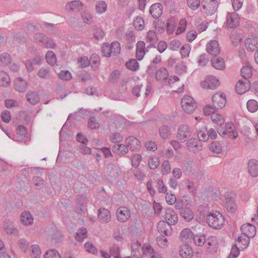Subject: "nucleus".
Here are the masks:
<instances>
[{"instance_id": "nucleus-1", "label": "nucleus", "mask_w": 258, "mask_h": 258, "mask_svg": "<svg viewBox=\"0 0 258 258\" xmlns=\"http://www.w3.org/2000/svg\"><path fill=\"white\" fill-rule=\"evenodd\" d=\"M131 251L133 256L135 258H142L143 255L151 254L153 251V248L148 243L142 246L141 243L138 241H134L131 245Z\"/></svg>"}, {"instance_id": "nucleus-2", "label": "nucleus", "mask_w": 258, "mask_h": 258, "mask_svg": "<svg viewBox=\"0 0 258 258\" xmlns=\"http://www.w3.org/2000/svg\"><path fill=\"white\" fill-rule=\"evenodd\" d=\"M225 218L221 213L216 211L210 213L207 216V222L208 225L215 229H219L224 225Z\"/></svg>"}, {"instance_id": "nucleus-3", "label": "nucleus", "mask_w": 258, "mask_h": 258, "mask_svg": "<svg viewBox=\"0 0 258 258\" xmlns=\"http://www.w3.org/2000/svg\"><path fill=\"white\" fill-rule=\"evenodd\" d=\"M181 104L184 111L187 113L193 112L197 107L194 99L188 95L184 96L181 100Z\"/></svg>"}, {"instance_id": "nucleus-4", "label": "nucleus", "mask_w": 258, "mask_h": 258, "mask_svg": "<svg viewBox=\"0 0 258 258\" xmlns=\"http://www.w3.org/2000/svg\"><path fill=\"white\" fill-rule=\"evenodd\" d=\"M202 6L206 14L211 16L216 11L218 5L217 0H202Z\"/></svg>"}, {"instance_id": "nucleus-5", "label": "nucleus", "mask_w": 258, "mask_h": 258, "mask_svg": "<svg viewBox=\"0 0 258 258\" xmlns=\"http://www.w3.org/2000/svg\"><path fill=\"white\" fill-rule=\"evenodd\" d=\"M239 17L235 12H228L226 16V28H235L239 25Z\"/></svg>"}, {"instance_id": "nucleus-6", "label": "nucleus", "mask_w": 258, "mask_h": 258, "mask_svg": "<svg viewBox=\"0 0 258 258\" xmlns=\"http://www.w3.org/2000/svg\"><path fill=\"white\" fill-rule=\"evenodd\" d=\"M76 201L77 204L76 211L81 215L85 214L87 211L85 204L88 202V199L85 196L78 195L76 198Z\"/></svg>"}, {"instance_id": "nucleus-7", "label": "nucleus", "mask_w": 258, "mask_h": 258, "mask_svg": "<svg viewBox=\"0 0 258 258\" xmlns=\"http://www.w3.org/2000/svg\"><path fill=\"white\" fill-rule=\"evenodd\" d=\"M226 102V95L224 93H216L213 96V105L217 109L223 108L225 106Z\"/></svg>"}, {"instance_id": "nucleus-8", "label": "nucleus", "mask_w": 258, "mask_h": 258, "mask_svg": "<svg viewBox=\"0 0 258 258\" xmlns=\"http://www.w3.org/2000/svg\"><path fill=\"white\" fill-rule=\"evenodd\" d=\"M116 218L121 223L127 221L131 217L130 211L126 207L119 208L116 213Z\"/></svg>"}, {"instance_id": "nucleus-9", "label": "nucleus", "mask_w": 258, "mask_h": 258, "mask_svg": "<svg viewBox=\"0 0 258 258\" xmlns=\"http://www.w3.org/2000/svg\"><path fill=\"white\" fill-rule=\"evenodd\" d=\"M125 143L127 148L132 151L138 152L141 149L140 141L134 136H130L126 138Z\"/></svg>"}, {"instance_id": "nucleus-10", "label": "nucleus", "mask_w": 258, "mask_h": 258, "mask_svg": "<svg viewBox=\"0 0 258 258\" xmlns=\"http://www.w3.org/2000/svg\"><path fill=\"white\" fill-rule=\"evenodd\" d=\"M190 131L189 126L185 124H181L177 131V138L181 142H184L190 137Z\"/></svg>"}, {"instance_id": "nucleus-11", "label": "nucleus", "mask_w": 258, "mask_h": 258, "mask_svg": "<svg viewBox=\"0 0 258 258\" xmlns=\"http://www.w3.org/2000/svg\"><path fill=\"white\" fill-rule=\"evenodd\" d=\"M250 88V83L248 80H240L237 83L235 86V90L239 94H243L248 91Z\"/></svg>"}, {"instance_id": "nucleus-12", "label": "nucleus", "mask_w": 258, "mask_h": 258, "mask_svg": "<svg viewBox=\"0 0 258 258\" xmlns=\"http://www.w3.org/2000/svg\"><path fill=\"white\" fill-rule=\"evenodd\" d=\"M165 219L169 225H174L178 221V217L175 211L171 208H167L165 211Z\"/></svg>"}, {"instance_id": "nucleus-13", "label": "nucleus", "mask_w": 258, "mask_h": 258, "mask_svg": "<svg viewBox=\"0 0 258 258\" xmlns=\"http://www.w3.org/2000/svg\"><path fill=\"white\" fill-rule=\"evenodd\" d=\"M207 51L213 56H216L220 52L219 43L216 40H212L207 44Z\"/></svg>"}, {"instance_id": "nucleus-14", "label": "nucleus", "mask_w": 258, "mask_h": 258, "mask_svg": "<svg viewBox=\"0 0 258 258\" xmlns=\"http://www.w3.org/2000/svg\"><path fill=\"white\" fill-rule=\"evenodd\" d=\"M225 137L234 140L238 136V133L235 130L234 124L232 122H228L225 124Z\"/></svg>"}, {"instance_id": "nucleus-15", "label": "nucleus", "mask_w": 258, "mask_h": 258, "mask_svg": "<svg viewBox=\"0 0 258 258\" xmlns=\"http://www.w3.org/2000/svg\"><path fill=\"white\" fill-rule=\"evenodd\" d=\"M187 147L190 152L197 153L202 150V145L195 138H191L187 142Z\"/></svg>"}, {"instance_id": "nucleus-16", "label": "nucleus", "mask_w": 258, "mask_h": 258, "mask_svg": "<svg viewBox=\"0 0 258 258\" xmlns=\"http://www.w3.org/2000/svg\"><path fill=\"white\" fill-rule=\"evenodd\" d=\"M240 230L242 234L250 237H253L256 233L255 227L250 223L243 224L241 226Z\"/></svg>"}, {"instance_id": "nucleus-17", "label": "nucleus", "mask_w": 258, "mask_h": 258, "mask_svg": "<svg viewBox=\"0 0 258 258\" xmlns=\"http://www.w3.org/2000/svg\"><path fill=\"white\" fill-rule=\"evenodd\" d=\"M245 45L248 50L254 51L258 45V38L253 35H249L245 40Z\"/></svg>"}, {"instance_id": "nucleus-18", "label": "nucleus", "mask_w": 258, "mask_h": 258, "mask_svg": "<svg viewBox=\"0 0 258 258\" xmlns=\"http://www.w3.org/2000/svg\"><path fill=\"white\" fill-rule=\"evenodd\" d=\"M157 229L160 233L168 236L172 234V228L170 225L164 221H160L157 224Z\"/></svg>"}, {"instance_id": "nucleus-19", "label": "nucleus", "mask_w": 258, "mask_h": 258, "mask_svg": "<svg viewBox=\"0 0 258 258\" xmlns=\"http://www.w3.org/2000/svg\"><path fill=\"white\" fill-rule=\"evenodd\" d=\"M149 13L154 18H158L163 13L162 5L160 3L153 4L150 8Z\"/></svg>"}, {"instance_id": "nucleus-20", "label": "nucleus", "mask_w": 258, "mask_h": 258, "mask_svg": "<svg viewBox=\"0 0 258 258\" xmlns=\"http://www.w3.org/2000/svg\"><path fill=\"white\" fill-rule=\"evenodd\" d=\"M179 253L182 258H190L192 256L194 252L190 245L183 244L180 246Z\"/></svg>"}, {"instance_id": "nucleus-21", "label": "nucleus", "mask_w": 258, "mask_h": 258, "mask_svg": "<svg viewBox=\"0 0 258 258\" xmlns=\"http://www.w3.org/2000/svg\"><path fill=\"white\" fill-rule=\"evenodd\" d=\"M248 171L252 177L258 175V161L256 159H250L248 162Z\"/></svg>"}, {"instance_id": "nucleus-22", "label": "nucleus", "mask_w": 258, "mask_h": 258, "mask_svg": "<svg viewBox=\"0 0 258 258\" xmlns=\"http://www.w3.org/2000/svg\"><path fill=\"white\" fill-rule=\"evenodd\" d=\"M26 98L28 102L32 105L37 104L40 100L38 93L35 91L28 92Z\"/></svg>"}, {"instance_id": "nucleus-23", "label": "nucleus", "mask_w": 258, "mask_h": 258, "mask_svg": "<svg viewBox=\"0 0 258 258\" xmlns=\"http://www.w3.org/2000/svg\"><path fill=\"white\" fill-rule=\"evenodd\" d=\"M212 66L217 70H223L225 69V61L223 58L213 56L211 59Z\"/></svg>"}, {"instance_id": "nucleus-24", "label": "nucleus", "mask_w": 258, "mask_h": 258, "mask_svg": "<svg viewBox=\"0 0 258 258\" xmlns=\"http://www.w3.org/2000/svg\"><path fill=\"white\" fill-rule=\"evenodd\" d=\"M20 220L21 223L25 226L30 225L33 224V218L29 212L24 211L21 215Z\"/></svg>"}, {"instance_id": "nucleus-25", "label": "nucleus", "mask_w": 258, "mask_h": 258, "mask_svg": "<svg viewBox=\"0 0 258 258\" xmlns=\"http://www.w3.org/2000/svg\"><path fill=\"white\" fill-rule=\"evenodd\" d=\"M194 234L190 229L184 228L180 233V238L182 241L187 240V242H191Z\"/></svg>"}, {"instance_id": "nucleus-26", "label": "nucleus", "mask_w": 258, "mask_h": 258, "mask_svg": "<svg viewBox=\"0 0 258 258\" xmlns=\"http://www.w3.org/2000/svg\"><path fill=\"white\" fill-rule=\"evenodd\" d=\"M83 6V4L80 1H73L67 4L66 8L68 11L77 12L80 11Z\"/></svg>"}, {"instance_id": "nucleus-27", "label": "nucleus", "mask_w": 258, "mask_h": 258, "mask_svg": "<svg viewBox=\"0 0 258 258\" xmlns=\"http://www.w3.org/2000/svg\"><path fill=\"white\" fill-rule=\"evenodd\" d=\"M4 228L8 234H16L18 232V230L17 228L15 227L13 223L9 220H5Z\"/></svg>"}, {"instance_id": "nucleus-28", "label": "nucleus", "mask_w": 258, "mask_h": 258, "mask_svg": "<svg viewBox=\"0 0 258 258\" xmlns=\"http://www.w3.org/2000/svg\"><path fill=\"white\" fill-rule=\"evenodd\" d=\"M179 213L180 216L187 222L190 221L194 218V213L189 208L184 207Z\"/></svg>"}, {"instance_id": "nucleus-29", "label": "nucleus", "mask_w": 258, "mask_h": 258, "mask_svg": "<svg viewBox=\"0 0 258 258\" xmlns=\"http://www.w3.org/2000/svg\"><path fill=\"white\" fill-rule=\"evenodd\" d=\"M88 236L87 230L86 228L81 227L78 229L76 233L75 238V239L80 242H81L87 238Z\"/></svg>"}, {"instance_id": "nucleus-30", "label": "nucleus", "mask_w": 258, "mask_h": 258, "mask_svg": "<svg viewBox=\"0 0 258 258\" xmlns=\"http://www.w3.org/2000/svg\"><path fill=\"white\" fill-rule=\"evenodd\" d=\"M205 83L207 84L208 87L214 90L219 86V80L215 77L211 76L206 78Z\"/></svg>"}, {"instance_id": "nucleus-31", "label": "nucleus", "mask_w": 258, "mask_h": 258, "mask_svg": "<svg viewBox=\"0 0 258 258\" xmlns=\"http://www.w3.org/2000/svg\"><path fill=\"white\" fill-rule=\"evenodd\" d=\"M250 237L242 234V235L238 236L235 240L236 242L242 244V246L240 248L241 249L244 250L248 246L250 242Z\"/></svg>"}, {"instance_id": "nucleus-32", "label": "nucleus", "mask_w": 258, "mask_h": 258, "mask_svg": "<svg viewBox=\"0 0 258 258\" xmlns=\"http://www.w3.org/2000/svg\"><path fill=\"white\" fill-rule=\"evenodd\" d=\"M128 150V149L127 146L124 144H116L114 145V153L119 156L125 154Z\"/></svg>"}, {"instance_id": "nucleus-33", "label": "nucleus", "mask_w": 258, "mask_h": 258, "mask_svg": "<svg viewBox=\"0 0 258 258\" xmlns=\"http://www.w3.org/2000/svg\"><path fill=\"white\" fill-rule=\"evenodd\" d=\"M98 217L103 222H107L110 218L111 216L108 210L101 208L98 211Z\"/></svg>"}, {"instance_id": "nucleus-34", "label": "nucleus", "mask_w": 258, "mask_h": 258, "mask_svg": "<svg viewBox=\"0 0 258 258\" xmlns=\"http://www.w3.org/2000/svg\"><path fill=\"white\" fill-rule=\"evenodd\" d=\"M191 241H193L196 245L198 246H203L206 242L205 234H194Z\"/></svg>"}, {"instance_id": "nucleus-35", "label": "nucleus", "mask_w": 258, "mask_h": 258, "mask_svg": "<svg viewBox=\"0 0 258 258\" xmlns=\"http://www.w3.org/2000/svg\"><path fill=\"white\" fill-rule=\"evenodd\" d=\"M27 83L22 78H19L15 83V88L16 90L20 92H24L27 89Z\"/></svg>"}, {"instance_id": "nucleus-36", "label": "nucleus", "mask_w": 258, "mask_h": 258, "mask_svg": "<svg viewBox=\"0 0 258 258\" xmlns=\"http://www.w3.org/2000/svg\"><path fill=\"white\" fill-rule=\"evenodd\" d=\"M168 77V72L166 68H160L156 73L155 78L157 81L167 79Z\"/></svg>"}, {"instance_id": "nucleus-37", "label": "nucleus", "mask_w": 258, "mask_h": 258, "mask_svg": "<svg viewBox=\"0 0 258 258\" xmlns=\"http://www.w3.org/2000/svg\"><path fill=\"white\" fill-rule=\"evenodd\" d=\"M159 134L163 139H168L171 136V131L169 127L166 125H163L159 129Z\"/></svg>"}, {"instance_id": "nucleus-38", "label": "nucleus", "mask_w": 258, "mask_h": 258, "mask_svg": "<svg viewBox=\"0 0 258 258\" xmlns=\"http://www.w3.org/2000/svg\"><path fill=\"white\" fill-rule=\"evenodd\" d=\"M10 83V78L9 75L4 71H0V86L7 87Z\"/></svg>"}, {"instance_id": "nucleus-39", "label": "nucleus", "mask_w": 258, "mask_h": 258, "mask_svg": "<svg viewBox=\"0 0 258 258\" xmlns=\"http://www.w3.org/2000/svg\"><path fill=\"white\" fill-rule=\"evenodd\" d=\"M113 48V42L110 44L108 42L105 43L102 46L101 50L104 56L109 57L112 52Z\"/></svg>"}, {"instance_id": "nucleus-40", "label": "nucleus", "mask_w": 258, "mask_h": 258, "mask_svg": "<svg viewBox=\"0 0 258 258\" xmlns=\"http://www.w3.org/2000/svg\"><path fill=\"white\" fill-rule=\"evenodd\" d=\"M240 73L244 79L248 80L252 75L251 68L249 66H244L241 69Z\"/></svg>"}, {"instance_id": "nucleus-41", "label": "nucleus", "mask_w": 258, "mask_h": 258, "mask_svg": "<svg viewBox=\"0 0 258 258\" xmlns=\"http://www.w3.org/2000/svg\"><path fill=\"white\" fill-rule=\"evenodd\" d=\"M125 67L133 71H137L139 68V64L135 59H131L125 63Z\"/></svg>"}, {"instance_id": "nucleus-42", "label": "nucleus", "mask_w": 258, "mask_h": 258, "mask_svg": "<svg viewBox=\"0 0 258 258\" xmlns=\"http://www.w3.org/2000/svg\"><path fill=\"white\" fill-rule=\"evenodd\" d=\"M159 163V158L156 156L150 157L148 160V166L152 170L157 168Z\"/></svg>"}, {"instance_id": "nucleus-43", "label": "nucleus", "mask_w": 258, "mask_h": 258, "mask_svg": "<svg viewBox=\"0 0 258 258\" xmlns=\"http://www.w3.org/2000/svg\"><path fill=\"white\" fill-rule=\"evenodd\" d=\"M144 20L139 16L136 17L133 21V25L138 30H142L144 28Z\"/></svg>"}, {"instance_id": "nucleus-44", "label": "nucleus", "mask_w": 258, "mask_h": 258, "mask_svg": "<svg viewBox=\"0 0 258 258\" xmlns=\"http://www.w3.org/2000/svg\"><path fill=\"white\" fill-rule=\"evenodd\" d=\"M125 124V119L120 115L117 114L114 115V124L115 127H119L124 125Z\"/></svg>"}, {"instance_id": "nucleus-45", "label": "nucleus", "mask_w": 258, "mask_h": 258, "mask_svg": "<svg viewBox=\"0 0 258 258\" xmlns=\"http://www.w3.org/2000/svg\"><path fill=\"white\" fill-rule=\"evenodd\" d=\"M209 149L213 152L219 154L222 151V146L220 142L213 141L209 145Z\"/></svg>"}, {"instance_id": "nucleus-46", "label": "nucleus", "mask_w": 258, "mask_h": 258, "mask_svg": "<svg viewBox=\"0 0 258 258\" xmlns=\"http://www.w3.org/2000/svg\"><path fill=\"white\" fill-rule=\"evenodd\" d=\"M246 106L248 110L250 112H255L258 109V103L253 99L249 100L247 102Z\"/></svg>"}, {"instance_id": "nucleus-47", "label": "nucleus", "mask_w": 258, "mask_h": 258, "mask_svg": "<svg viewBox=\"0 0 258 258\" xmlns=\"http://www.w3.org/2000/svg\"><path fill=\"white\" fill-rule=\"evenodd\" d=\"M230 39L232 43L235 45H237L242 40L241 34L237 31H234L230 34Z\"/></svg>"}, {"instance_id": "nucleus-48", "label": "nucleus", "mask_w": 258, "mask_h": 258, "mask_svg": "<svg viewBox=\"0 0 258 258\" xmlns=\"http://www.w3.org/2000/svg\"><path fill=\"white\" fill-rule=\"evenodd\" d=\"M47 62L51 66H54L56 62L55 54L52 51H48L45 55Z\"/></svg>"}, {"instance_id": "nucleus-49", "label": "nucleus", "mask_w": 258, "mask_h": 258, "mask_svg": "<svg viewBox=\"0 0 258 258\" xmlns=\"http://www.w3.org/2000/svg\"><path fill=\"white\" fill-rule=\"evenodd\" d=\"M225 207L228 212L232 213H234L237 209L235 199L225 202Z\"/></svg>"}, {"instance_id": "nucleus-50", "label": "nucleus", "mask_w": 258, "mask_h": 258, "mask_svg": "<svg viewBox=\"0 0 258 258\" xmlns=\"http://www.w3.org/2000/svg\"><path fill=\"white\" fill-rule=\"evenodd\" d=\"M198 136L200 141H207L209 139L207 128L203 127L198 132Z\"/></svg>"}, {"instance_id": "nucleus-51", "label": "nucleus", "mask_w": 258, "mask_h": 258, "mask_svg": "<svg viewBox=\"0 0 258 258\" xmlns=\"http://www.w3.org/2000/svg\"><path fill=\"white\" fill-rule=\"evenodd\" d=\"M147 41L148 42L157 43L158 38L156 32L153 30H150L147 34Z\"/></svg>"}, {"instance_id": "nucleus-52", "label": "nucleus", "mask_w": 258, "mask_h": 258, "mask_svg": "<svg viewBox=\"0 0 258 258\" xmlns=\"http://www.w3.org/2000/svg\"><path fill=\"white\" fill-rule=\"evenodd\" d=\"M176 26V23L173 18H171L168 20L167 23V32L168 34H172L175 30Z\"/></svg>"}, {"instance_id": "nucleus-53", "label": "nucleus", "mask_w": 258, "mask_h": 258, "mask_svg": "<svg viewBox=\"0 0 258 258\" xmlns=\"http://www.w3.org/2000/svg\"><path fill=\"white\" fill-rule=\"evenodd\" d=\"M107 10V5L103 1L98 2L96 5V11L98 14H102Z\"/></svg>"}, {"instance_id": "nucleus-54", "label": "nucleus", "mask_w": 258, "mask_h": 258, "mask_svg": "<svg viewBox=\"0 0 258 258\" xmlns=\"http://www.w3.org/2000/svg\"><path fill=\"white\" fill-rule=\"evenodd\" d=\"M89 60L90 61V64L92 67L96 69L99 64L100 56L97 54L93 53L91 55L90 59Z\"/></svg>"}, {"instance_id": "nucleus-55", "label": "nucleus", "mask_w": 258, "mask_h": 258, "mask_svg": "<svg viewBox=\"0 0 258 258\" xmlns=\"http://www.w3.org/2000/svg\"><path fill=\"white\" fill-rule=\"evenodd\" d=\"M44 258H61V256L57 250L53 249H50V250L47 251L44 255Z\"/></svg>"}, {"instance_id": "nucleus-56", "label": "nucleus", "mask_w": 258, "mask_h": 258, "mask_svg": "<svg viewBox=\"0 0 258 258\" xmlns=\"http://www.w3.org/2000/svg\"><path fill=\"white\" fill-rule=\"evenodd\" d=\"M31 255L34 258H39L41 254V250L38 245H32L31 246Z\"/></svg>"}, {"instance_id": "nucleus-57", "label": "nucleus", "mask_w": 258, "mask_h": 258, "mask_svg": "<svg viewBox=\"0 0 258 258\" xmlns=\"http://www.w3.org/2000/svg\"><path fill=\"white\" fill-rule=\"evenodd\" d=\"M88 125L91 130H95L99 127V124L94 116H91L89 118L88 121Z\"/></svg>"}, {"instance_id": "nucleus-58", "label": "nucleus", "mask_w": 258, "mask_h": 258, "mask_svg": "<svg viewBox=\"0 0 258 258\" xmlns=\"http://www.w3.org/2000/svg\"><path fill=\"white\" fill-rule=\"evenodd\" d=\"M190 50V46L189 44L183 45L180 49V54L182 58L188 56Z\"/></svg>"}, {"instance_id": "nucleus-59", "label": "nucleus", "mask_w": 258, "mask_h": 258, "mask_svg": "<svg viewBox=\"0 0 258 258\" xmlns=\"http://www.w3.org/2000/svg\"><path fill=\"white\" fill-rule=\"evenodd\" d=\"M84 247L88 252L92 254H97L98 252L97 249L91 242H86L84 244Z\"/></svg>"}, {"instance_id": "nucleus-60", "label": "nucleus", "mask_w": 258, "mask_h": 258, "mask_svg": "<svg viewBox=\"0 0 258 258\" xmlns=\"http://www.w3.org/2000/svg\"><path fill=\"white\" fill-rule=\"evenodd\" d=\"M217 110L213 105H208L204 108L203 111L205 115H210L214 114Z\"/></svg>"}, {"instance_id": "nucleus-61", "label": "nucleus", "mask_w": 258, "mask_h": 258, "mask_svg": "<svg viewBox=\"0 0 258 258\" xmlns=\"http://www.w3.org/2000/svg\"><path fill=\"white\" fill-rule=\"evenodd\" d=\"M239 254V248L237 247V244H235L232 245L230 254L227 258H236Z\"/></svg>"}, {"instance_id": "nucleus-62", "label": "nucleus", "mask_w": 258, "mask_h": 258, "mask_svg": "<svg viewBox=\"0 0 258 258\" xmlns=\"http://www.w3.org/2000/svg\"><path fill=\"white\" fill-rule=\"evenodd\" d=\"M211 118L212 121L218 125H222L224 123V120L222 116L215 113L211 115Z\"/></svg>"}, {"instance_id": "nucleus-63", "label": "nucleus", "mask_w": 258, "mask_h": 258, "mask_svg": "<svg viewBox=\"0 0 258 258\" xmlns=\"http://www.w3.org/2000/svg\"><path fill=\"white\" fill-rule=\"evenodd\" d=\"M208 61L209 58L208 57V55L206 54V53H204L199 56L198 60V63L199 66L204 67L206 65Z\"/></svg>"}, {"instance_id": "nucleus-64", "label": "nucleus", "mask_w": 258, "mask_h": 258, "mask_svg": "<svg viewBox=\"0 0 258 258\" xmlns=\"http://www.w3.org/2000/svg\"><path fill=\"white\" fill-rule=\"evenodd\" d=\"M32 181L37 189H40L43 187L44 181L41 177H34L32 179Z\"/></svg>"}]
</instances>
